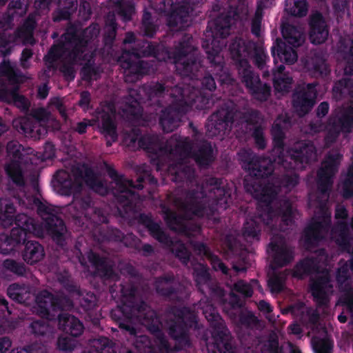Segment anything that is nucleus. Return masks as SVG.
Masks as SVG:
<instances>
[{"label":"nucleus","mask_w":353,"mask_h":353,"mask_svg":"<svg viewBox=\"0 0 353 353\" xmlns=\"http://www.w3.org/2000/svg\"><path fill=\"white\" fill-rule=\"evenodd\" d=\"M344 59L346 61L344 73L350 77L343 78L334 83L332 94L336 100H341L347 95L353 97V39L348 50L344 54Z\"/></svg>","instance_id":"nucleus-27"},{"label":"nucleus","mask_w":353,"mask_h":353,"mask_svg":"<svg viewBox=\"0 0 353 353\" xmlns=\"http://www.w3.org/2000/svg\"><path fill=\"white\" fill-rule=\"evenodd\" d=\"M234 108L229 106L221 107L212 114V125L218 133L224 132L232 128L234 122Z\"/></svg>","instance_id":"nucleus-34"},{"label":"nucleus","mask_w":353,"mask_h":353,"mask_svg":"<svg viewBox=\"0 0 353 353\" xmlns=\"http://www.w3.org/2000/svg\"><path fill=\"white\" fill-rule=\"evenodd\" d=\"M312 345L315 353H332L333 343L327 339H313Z\"/></svg>","instance_id":"nucleus-62"},{"label":"nucleus","mask_w":353,"mask_h":353,"mask_svg":"<svg viewBox=\"0 0 353 353\" xmlns=\"http://www.w3.org/2000/svg\"><path fill=\"white\" fill-rule=\"evenodd\" d=\"M2 267L6 271L10 272L19 276H24L26 273V266L24 263L12 259L4 260Z\"/></svg>","instance_id":"nucleus-58"},{"label":"nucleus","mask_w":353,"mask_h":353,"mask_svg":"<svg viewBox=\"0 0 353 353\" xmlns=\"http://www.w3.org/2000/svg\"><path fill=\"white\" fill-rule=\"evenodd\" d=\"M37 205L38 214L41 216L44 228L52 240L60 246L65 244L66 225L64 221L58 215L57 211L52 206L41 202Z\"/></svg>","instance_id":"nucleus-20"},{"label":"nucleus","mask_w":353,"mask_h":353,"mask_svg":"<svg viewBox=\"0 0 353 353\" xmlns=\"http://www.w3.org/2000/svg\"><path fill=\"white\" fill-rule=\"evenodd\" d=\"M175 281V277L172 274H164L157 277L154 281V288L156 292L165 299H170L176 296L177 289L171 285Z\"/></svg>","instance_id":"nucleus-40"},{"label":"nucleus","mask_w":353,"mask_h":353,"mask_svg":"<svg viewBox=\"0 0 353 353\" xmlns=\"http://www.w3.org/2000/svg\"><path fill=\"white\" fill-rule=\"evenodd\" d=\"M92 345L97 353H117L115 343L105 336L94 339Z\"/></svg>","instance_id":"nucleus-52"},{"label":"nucleus","mask_w":353,"mask_h":353,"mask_svg":"<svg viewBox=\"0 0 353 353\" xmlns=\"http://www.w3.org/2000/svg\"><path fill=\"white\" fill-rule=\"evenodd\" d=\"M168 313L174 316L168 325V334L175 341L174 350L179 351L191 347L190 330L196 328L198 316L191 308L185 306L172 305L169 307Z\"/></svg>","instance_id":"nucleus-12"},{"label":"nucleus","mask_w":353,"mask_h":353,"mask_svg":"<svg viewBox=\"0 0 353 353\" xmlns=\"http://www.w3.org/2000/svg\"><path fill=\"white\" fill-rule=\"evenodd\" d=\"M285 6L286 11L292 16L303 17L307 14V0H287Z\"/></svg>","instance_id":"nucleus-48"},{"label":"nucleus","mask_w":353,"mask_h":353,"mask_svg":"<svg viewBox=\"0 0 353 353\" xmlns=\"http://www.w3.org/2000/svg\"><path fill=\"white\" fill-rule=\"evenodd\" d=\"M115 10L117 14L122 17V20L127 22L132 19L135 8L134 4L130 1H119L115 4Z\"/></svg>","instance_id":"nucleus-55"},{"label":"nucleus","mask_w":353,"mask_h":353,"mask_svg":"<svg viewBox=\"0 0 353 353\" xmlns=\"http://www.w3.org/2000/svg\"><path fill=\"white\" fill-rule=\"evenodd\" d=\"M331 228V216L323 213L313 218L311 223L304 229V241L308 247L317 245L329 232Z\"/></svg>","instance_id":"nucleus-26"},{"label":"nucleus","mask_w":353,"mask_h":353,"mask_svg":"<svg viewBox=\"0 0 353 353\" xmlns=\"http://www.w3.org/2000/svg\"><path fill=\"white\" fill-rule=\"evenodd\" d=\"M141 28L144 35L150 38L154 36L157 30V26L153 23L151 13L147 10H145L143 14Z\"/></svg>","instance_id":"nucleus-59"},{"label":"nucleus","mask_w":353,"mask_h":353,"mask_svg":"<svg viewBox=\"0 0 353 353\" xmlns=\"http://www.w3.org/2000/svg\"><path fill=\"white\" fill-rule=\"evenodd\" d=\"M22 154L17 149L12 152V159L5 165V172L13 184L23 187L26 184L21 160Z\"/></svg>","instance_id":"nucleus-32"},{"label":"nucleus","mask_w":353,"mask_h":353,"mask_svg":"<svg viewBox=\"0 0 353 353\" xmlns=\"http://www.w3.org/2000/svg\"><path fill=\"white\" fill-rule=\"evenodd\" d=\"M121 294L125 299L124 303L112 310L110 316L118 325L119 327L128 332L130 335H136L137 330L134 326V319L137 318L140 322L143 319L140 316L142 311L139 308L141 303L148 304L144 301H136V288L131 284H121Z\"/></svg>","instance_id":"nucleus-13"},{"label":"nucleus","mask_w":353,"mask_h":353,"mask_svg":"<svg viewBox=\"0 0 353 353\" xmlns=\"http://www.w3.org/2000/svg\"><path fill=\"white\" fill-rule=\"evenodd\" d=\"M308 26V38L312 44L325 42L329 35V27L321 12L316 11L310 15Z\"/></svg>","instance_id":"nucleus-29"},{"label":"nucleus","mask_w":353,"mask_h":353,"mask_svg":"<svg viewBox=\"0 0 353 353\" xmlns=\"http://www.w3.org/2000/svg\"><path fill=\"white\" fill-rule=\"evenodd\" d=\"M172 244V252L179 259L182 264L188 265L190 261L191 253L185 245L181 241Z\"/></svg>","instance_id":"nucleus-57"},{"label":"nucleus","mask_w":353,"mask_h":353,"mask_svg":"<svg viewBox=\"0 0 353 353\" xmlns=\"http://www.w3.org/2000/svg\"><path fill=\"white\" fill-rule=\"evenodd\" d=\"M105 170L117 187L114 192V196L117 202V210L119 216L124 219L130 217L136 212L137 203L139 199V194L132 188L137 190L143 188V183L147 179L145 173L137 177V183L135 184L132 180L128 179L123 174L118 173L109 164H105Z\"/></svg>","instance_id":"nucleus-10"},{"label":"nucleus","mask_w":353,"mask_h":353,"mask_svg":"<svg viewBox=\"0 0 353 353\" xmlns=\"http://www.w3.org/2000/svg\"><path fill=\"white\" fill-rule=\"evenodd\" d=\"M48 119V113L45 108H34L26 116L14 119L13 127L26 137L39 140L48 132L46 127L41 124Z\"/></svg>","instance_id":"nucleus-18"},{"label":"nucleus","mask_w":353,"mask_h":353,"mask_svg":"<svg viewBox=\"0 0 353 353\" xmlns=\"http://www.w3.org/2000/svg\"><path fill=\"white\" fill-rule=\"evenodd\" d=\"M72 174L63 170H59L54 175L58 192L62 196L73 195V199L68 205V210L74 219V224L78 219H83L90 212H95L94 202L89 194L81 195L83 183L94 188H101L103 183L99 181L95 172L90 167L83 164L76 166L71 170Z\"/></svg>","instance_id":"nucleus-4"},{"label":"nucleus","mask_w":353,"mask_h":353,"mask_svg":"<svg viewBox=\"0 0 353 353\" xmlns=\"http://www.w3.org/2000/svg\"><path fill=\"white\" fill-rule=\"evenodd\" d=\"M287 277L285 272H274L268 281V287L272 292L279 293L284 288V284Z\"/></svg>","instance_id":"nucleus-56"},{"label":"nucleus","mask_w":353,"mask_h":353,"mask_svg":"<svg viewBox=\"0 0 353 353\" xmlns=\"http://www.w3.org/2000/svg\"><path fill=\"white\" fill-rule=\"evenodd\" d=\"M169 91L168 85L163 81H151L143 84L139 89H130L128 94L124 97V112L132 116L135 120H139L143 115V103H146L155 98L162 97Z\"/></svg>","instance_id":"nucleus-15"},{"label":"nucleus","mask_w":353,"mask_h":353,"mask_svg":"<svg viewBox=\"0 0 353 353\" xmlns=\"http://www.w3.org/2000/svg\"><path fill=\"white\" fill-rule=\"evenodd\" d=\"M281 31L285 41L277 38L274 42L271 48L274 62L276 63L279 61L288 64H293L298 59L295 48L305 42L304 32L300 27L288 23L282 25Z\"/></svg>","instance_id":"nucleus-14"},{"label":"nucleus","mask_w":353,"mask_h":353,"mask_svg":"<svg viewBox=\"0 0 353 353\" xmlns=\"http://www.w3.org/2000/svg\"><path fill=\"white\" fill-rule=\"evenodd\" d=\"M149 234L160 243H172L170 237L163 231L160 225L154 222L148 228Z\"/></svg>","instance_id":"nucleus-60"},{"label":"nucleus","mask_w":353,"mask_h":353,"mask_svg":"<svg viewBox=\"0 0 353 353\" xmlns=\"http://www.w3.org/2000/svg\"><path fill=\"white\" fill-rule=\"evenodd\" d=\"M193 270L194 279L198 290L202 294H205L206 290L209 292L211 276L208 268L203 264L199 263V265L194 268Z\"/></svg>","instance_id":"nucleus-44"},{"label":"nucleus","mask_w":353,"mask_h":353,"mask_svg":"<svg viewBox=\"0 0 353 353\" xmlns=\"http://www.w3.org/2000/svg\"><path fill=\"white\" fill-rule=\"evenodd\" d=\"M232 21L230 14H221L216 17L213 28L209 25L207 26L205 38L201 43L211 64V72L221 84L228 83L232 80L228 69L225 66L223 57L220 55L226 46L225 39L230 34Z\"/></svg>","instance_id":"nucleus-6"},{"label":"nucleus","mask_w":353,"mask_h":353,"mask_svg":"<svg viewBox=\"0 0 353 353\" xmlns=\"http://www.w3.org/2000/svg\"><path fill=\"white\" fill-rule=\"evenodd\" d=\"M95 212H90L88 216H83V219H78L76 225L81 230L90 233L98 241H114L123 242L125 234L119 229L108 228L105 231L102 224L108 222V216L99 208H94Z\"/></svg>","instance_id":"nucleus-16"},{"label":"nucleus","mask_w":353,"mask_h":353,"mask_svg":"<svg viewBox=\"0 0 353 353\" xmlns=\"http://www.w3.org/2000/svg\"><path fill=\"white\" fill-rule=\"evenodd\" d=\"M261 353H283V350L279 345L278 336L272 332L268 336L266 340L261 343Z\"/></svg>","instance_id":"nucleus-50"},{"label":"nucleus","mask_w":353,"mask_h":353,"mask_svg":"<svg viewBox=\"0 0 353 353\" xmlns=\"http://www.w3.org/2000/svg\"><path fill=\"white\" fill-rule=\"evenodd\" d=\"M134 58H155L159 61H172L176 71L181 76L191 79H199V70L201 67L199 50L194 43L191 34H185L173 50L155 42L145 39L138 41L136 46L127 50Z\"/></svg>","instance_id":"nucleus-3"},{"label":"nucleus","mask_w":353,"mask_h":353,"mask_svg":"<svg viewBox=\"0 0 353 353\" xmlns=\"http://www.w3.org/2000/svg\"><path fill=\"white\" fill-rule=\"evenodd\" d=\"M79 262L83 267L88 266V261L94 269L95 275L103 280L115 281L119 279V274L114 270V263L106 256H101L99 253L90 250L85 257L81 250L77 254Z\"/></svg>","instance_id":"nucleus-24"},{"label":"nucleus","mask_w":353,"mask_h":353,"mask_svg":"<svg viewBox=\"0 0 353 353\" xmlns=\"http://www.w3.org/2000/svg\"><path fill=\"white\" fill-rule=\"evenodd\" d=\"M28 237L29 235L25 242H22L24 244V248L22 250L21 256L25 262L33 265L43 259L45 251L41 244L37 241H28Z\"/></svg>","instance_id":"nucleus-39"},{"label":"nucleus","mask_w":353,"mask_h":353,"mask_svg":"<svg viewBox=\"0 0 353 353\" xmlns=\"http://www.w3.org/2000/svg\"><path fill=\"white\" fill-rule=\"evenodd\" d=\"M139 308L143 311L141 312L140 315L143 319L141 321V324L145 326L152 334L159 339L161 347L163 349L170 351L171 350L170 345L164 337L162 331V323L157 312L148 304L144 303H141Z\"/></svg>","instance_id":"nucleus-28"},{"label":"nucleus","mask_w":353,"mask_h":353,"mask_svg":"<svg viewBox=\"0 0 353 353\" xmlns=\"http://www.w3.org/2000/svg\"><path fill=\"white\" fill-rule=\"evenodd\" d=\"M239 74L241 77V81L245 84L248 90L256 83L260 82V77L258 74H255L250 69V65L248 61L246 66H237Z\"/></svg>","instance_id":"nucleus-51"},{"label":"nucleus","mask_w":353,"mask_h":353,"mask_svg":"<svg viewBox=\"0 0 353 353\" xmlns=\"http://www.w3.org/2000/svg\"><path fill=\"white\" fill-rule=\"evenodd\" d=\"M203 314L212 328L214 347L219 353H236V346L232 343V336L224 324L216 307L206 304L202 307Z\"/></svg>","instance_id":"nucleus-17"},{"label":"nucleus","mask_w":353,"mask_h":353,"mask_svg":"<svg viewBox=\"0 0 353 353\" xmlns=\"http://www.w3.org/2000/svg\"><path fill=\"white\" fill-rule=\"evenodd\" d=\"M79 298V305L83 310L90 313L97 306V298L94 292H81L78 296Z\"/></svg>","instance_id":"nucleus-54"},{"label":"nucleus","mask_w":353,"mask_h":353,"mask_svg":"<svg viewBox=\"0 0 353 353\" xmlns=\"http://www.w3.org/2000/svg\"><path fill=\"white\" fill-rule=\"evenodd\" d=\"M238 156L242 168L252 179H265L274 172V163L270 157H259L251 150L245 148L240 150Z\"/></svg>","instance_id":"nucleus-21"},{"label":"nucleus","mask_w":353,"mask_h":353,"mask_svg":"<svg viewBox=\"0 0 353 353\" xmlns=\"http://www.w3.org/2000/svg\"><path fill=\"white\" fill-rule=\"evenodd\" d=\"M343 155L337 151H330L322 161L316 174V188L321 196L327 201L332 192L334 177L337 173Z\"/></svg>","instance_id":"nucleus-19"},{"label":"nucleus","mask_w":353,"mask_h":353,"mask_svg":"<svg viewBox=\"0 0 353 353\" xmlns=\"http://www.w3.org/2000/svg\"><path fill=\"white\" fill-rule=\"evenodd\" d=\"M271 86L266 83H263L261 80L249 90L252 98L260 102L267 101L271 96Z\"/></svg>","instance_id":"nucleus-49"},{"label":"nucleus","mask_w":353,"mask_h":353,"mask_svg":"<svg viewBox=\"0 0 353 353\" xmlns=\"http://www.w3.org/2000/svg\"><path fill=\"white\" fill-rule=\"evenodd\" d=\"M154 10L166 16L170 28L181 29L188 26L190 8L187 3H174L173 0H161L153 4Z\"/></svg>","instance_id":"nucleus-22"},{"label":"nucleus","mask_w":353,"mask_h":353,"mask_svg":"<svg viewBox=\"0 0 353 353\" xmlns=\"http://www.w3.org/2000/svg\"><path fill=\"white\" fill-rule=\"evenodd\" d=\"M250 57L254 58V63L258 68H263L265 64L268 56L265 52L263 48L254 43V48L251 49Z\"/></svg>","instance_id":"nucleus-63"},{"label":"nucleus","mask_w":353,"mask_h":353,"mask_svg":"<svg viewBox=\"0 0 353 353\" xmlns=\"http://www.w3.org/2000/svg\"><path fill=\"white\" fill-rule=\"evenodd\" d=\"M332 238L341 249L350 252L351 249L350 225L344 221H339L331 229Z\"/></svg>","instance_id":"nucleus-38"},{"label":"nucleus","mask_w":353,"mask_h":353,"mask_svg":"<svg viewBox=\"0 0 353 353\" xmlns=\"http://www.w3.org/2000/svg\"><path fill=\"white\" fill-rule=\"evenodd\" d=\"M170 96L172 98L171 104L161 110L159 117V125L163 132H171L179 125L181 117L195 107L203 109L204 105L196 103L206 100L201 96V92L194 87L175 85L171 89Z\"/></svg>","instance_id":"nucleus-9"},{"label":"nucleus","mask_w":353,"mask_h":353,"mask_svg":"<svg viewBox=\"0 0 353 353\" xmlns=\"http://www.w3.org/2000/svg\"><path fill=\"white\" fill-rule=\"evenodd\" d=\"M92 345L97 353H117L115 343L105 336L94 339Z\"/></svg>","instance_id":"nucleus-53"},{"label":"nucleus","mask_w":353,"mask_h":353,"mask_svg":"<svg viewBox=\"0 0 353 353\" xmlns=\"http://www.w3.org/2000/svg\"><path fill=\"white\" fill-rule=\"evenodd\" d=\"M254 42L246 41L243 38L235 37L229 43V51L232 59L236 66H246L248 58L250 57L251 49L254 48Z\"/></svg>","instance_id":"nucleus-30"},{"label":"nucleus","mask_w":353,"mask_h":353,"mask_svg":"<svg viewBox=\"0 0 353 353\" xmlns=\"http://www.w3.org/2000/svg\"><path fill=\"white\" fill-rule=\"evenodd\" d=\"M58 315L59 329L72 337L81 336L84 330L83 323L76 316L61 311Z\"/></svg>","instance_id":"nucleus-36"},{"label":"nucleus","mask_w":353,"mask_h":353,"mask_svg":"<svg viewBox=\"0 0 353 353\" xmlns=\"http://www.w3.org/2000/svg\"><path fill=\"white\" fill-rule=\"evenodd\" d=\"M270 247L273 252L271 263V268L273 270L287 266L293 260V252L285 244L271 242Z\"/></svg>","instance_id":"nucleus-35"},{"label":"nucleus","mask_w":353,"mask_h":353,"mask_svg":"<svg viewBox=\"0 0 353 353\" xmlns=\"http://www.w3.org/2000/svg\"><path fill=\"white\" fill-rule=\"evenodd\" d=\"M319 261L314 257H305L300 260L294 266L292 276L299 279L319 272Z\"/></svg>","instance_id":"nucleus-41"},{"label":"nucleus","mask_w":353,"mask_h":353,"mask_svg":"<svg viewBox=\"0 0 353 353\" xmlns=\"http://www.w3.org/2000/svg\"><path fill=\"white\" fill-rule=\"evenodd\" d=\"M305 68L315 77H327L330 73L324 53L319 50L310 51L304 62Z\"/></svg>","instance_id":"nucleus-31"},{"label":"nucleus","mask_w":353,"mask_h":353,"mask_svg":"<svg viewBox=\"0 0 353 353\" xmlns=\"http://www.w3.org/2000/svg\"><path fill=\"white\" fill-rule=\"evenodd\" d=\"M59 8L53 15L54 22L70 19L77 10V0H59Z\"/></svg>","instance_id":"nucleus-45"},{"label":"nucleus","mask_w":353,"mask_h":353,"mask_svg":"<svg viewBox=\"0 0 353 353\" xmlns=\"http://www.w3.org/2000/svg\"><path fill=\"white\" fill-rule=\"evenodd\" d=\"M272 136V161L284 168H287L288 159H290L289 168L303 170L306 165L316 159V150L312 143L299 141L289 148L285 153V134L282 125L274 123L271 129Z\"/></svg>","instance_id":"nucleus-8"},{"label":"nucleus","mask_w":353,"mask_h":353,"mask_svg":"<svg viewBox=\"0 0 353 353\" xmlns=\"http://www.w3.org/2000/svg\"><path fill=\"white\" fill-rule=\"evenodd\" d=\"M65 43L52 45L44 57V61L49 68L63 57L65 61L74 63L76 61H89L88 53V42L79 34L74 28H68L63 34Z\"/></svg>","instance_id":"nucleus-11"},{"label":"nucleus","mask_w":353,"mask_h":353,"mask_svg":"<svg viewBox=\"0 0 353 353\" xmlns=\"http://www.w3.org/2000/svg\"><path fill=\"white\" fill-rule=\"evenodd\" d=\"M293 79L290 77H281L274 79V87L279 92L288 93L292 88Z\"/></svg>","instance_id":"nucleus-64"},{"label":"nucleus","mask_w":353,"mask_h":353,"mask_svg":"<svg viewBox=\"0 0 353 353\" xmlns=\"http://www.w3.org/2000/svg\"><path fill=\"white\" fill-rule=\"evenodd\" d=\"M162 212L164 221L171 230L179 229L185 235L191 234L189 227L184 223V218L182 215L177 214L175 211L165 205L162 208Z\"/></svg>","instance_id":"nucleus-42"},{"label":"nucleus","mask_w":353,"mask_h":353,"mask_svg":"<svg viewBox=\"0 0 353 353\" xmlns=\"http://www.w3.org/2000/svg\"><path fill=\"white\" fill-rule=\"evenodd\" d=\"M329 121L342 130V133H351L353 131V106H342Z\"/></svg>","instance_id":"nucleus-37"},{"label":"nucleus","mask_w":353,"mask_h":353,"mask_svg":"<svg viewBox=\"0 0 353 353\" xmlns=\"http://www.w3.org/2000/svg\"><path fill=\"white\" fill-rule=\"evenodd\" d=\"M0 77H6L14 85H18L22 78V75L14 70L9 60H3L0 63Z\"/></svg>","instance_id":"nucleus-47"},{"label":"nucleus","mask_w":353,"mask_h":353,"mask_svg":"<svg viewBox=\"0 0 353 353\" xmlns=\"http://www.w3.org/2000/svg\"><path fill=\"white\" fill-rule=\"evenodd\" d=\"M118 63L123 70L125 81L136 83L149 74L151 65L145 61L134 58L127 50H122Z\"/></svg>","instance_id":"nucleus-25"},{"label":"nucleus","mask_w":353,"mask_h":353,"mask_svg":"<svg viewBox=\"0 0 353 353\" xmlns=\"http://www.w3.org/2000/svg\"><path fill=\"white\" fill-rule=\"evenodd\" d=\"M259 179L254 177L249 180L245 176L243 181L246 192L252 194L258 201L257 213L248 216L243 224L242 232L246 239H259L262 225L274 228L273 222L276 219H280L281 231H285L286 228L284 227L291 226L294 222L290 201L286 199H276V188L269 183L263 185Z\"/></svg>","instance_id":"nucleus-2"},{"label":"nucleus","mask_w":353,"mask_h":353,"mask_svg":"<svg viewBox=\"0 0 353 353\" xmlns=\"http://www.w3.org/2000/svg\"><path fill=\"white\" fill-rule=\"evenodd\" d=\"M16 209L12 202L0 199V221L4 226H15L8 235L0 234V253L7 255L15 252V248L25 242L28 234L35 233L38 225L35 220L26 214H15Z\"/></svg>","instance_id":"nucleus-7"},{"label":"nucleus","mask_w":353,"mask_h":353,"mask_svg":"<svg viewBox=\"0 0 353 353\" xmlns=\"http://www.w3.org/2000/svg\"><path fill=\"white\" fill-rule=\"evenodd\" d=\"M149 234L160 243H172L170 237L163 231L160 225L154 222L148 228Z\"/></svg>","instance_id":"nucleus-61"},{"label":"nucleus","mask_w":353,"mask_h":353,"mask_svg":"<svg viewBox=\"0 0 353 353\" xmlns=\"http://www.w3.org/2000/svg\"><path fill=\"white\" fill-rule=\"evenodd\" d=\"M138 142L139 147L149 154L152 163L159 170L162 165L161 159L164 154H179L180 161L169 168L175 183H181L188 186H195L187 191L184 199L176 198L175 202L184 213L189 216L203 217L208 214L209 204L223 209L229 207L231 200V190L223 184V179L216 177L207 178L202 184L196 179L194 168L185 164L183 161L189 157L192 150V143L189 137H176L173 135L165 144L157 134H146L141 135L140 129L134 128L131 131L130 145Z\"/></svg>","instance_id":"nucleus-1"},{"label":"nucleus","mask_w":353,"mask_h":353,"mask_svg":"<svg viewBox=\"0 0 353 353\" xmlns=\"http://www.w3.org/2000/svg\"><path fill=\"white\" fill-rule=\"evenodd\" d=\"M101 130L105 137H110L112 141H117V124L114 115L105 112L101 115Z\"/></svg>","instance_id":"nucleus-46"},{"label":"nucleus","mask_w":353,"mask_h":353,"mask_svg":"<svg viewBox=\"0 0 353 353\" xmlns=\"http://www.w3.org/2000/svg\"><path fill=\"white\" fill-rule=\"evenodd\" d=\"M7 294L15 302L24 305H29L33 300L35 301V312L43 319L33 321L30 325L31 332L35 336H43L51 332L49 323L43 320L54 319L55 316L51 314L50 309L53 312L68 311L74 306L73 301L66 296L54 295L47 290H43L34 297L29 286L18 283L10 285Z\"/></svg>","instance_id":"nucleus-5"},{"label":"nucleus","mask_w":353,"mask_h":353,"mask_svg":"<svg viewBox=\"0 0 353 353\" xmlns=\"http://www.w3.org/2000/svg\"><path fill=\"white\" fill-rule=\"evenodd\" d=\"M317 82L307 83L296 88L292 97V105L294 112L303 117L309 114L316 102Z\"/></svg>","instance_id":"nucleus-23"},{"label":"nucleus","mask_w":353,"mask_h":353,"mask_svg":"<svg viewBox=\"0 0 353 353\" xmlns=\"http://www.w3.org/2000/svg\"><path fill=\"white\" fill-rule=\"evenodd\" d=\"M332 288L329 274L316 276L315 279H310V288L314 301L319 306H323L327 304L328 299L326 290Z\"/></svg>","instance_id":"nucleus-33"},{"label":"nucleus","mask_w":353,"mask_h":353,"mask_svg":"<svg viewBox=\"0 0 353 353\" xmlns=\"http://www.w3.org/2000/svg\"><path fill=\"white\" fill-rule=\"evenodd\" d=\"M192 156L200 167L206 168L214 161L213 148L208 141L202 142L198 149L193 152Z\"/></svg>","instance_id":"nucleus-43"}]
</instances>
